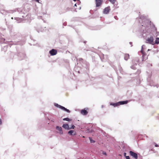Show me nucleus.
Returning <instances> with one entry per match:
<instances>
[{
	"mask_svg": "<svg viewBox=\"0 0 159 159\" xmlns=\"http://www.w3.org/2000/svg\"><path fill=\"white\" fill-rule=\"evenodd\" d=\"M145 24L143 25H142V26L144 25V26L146 28H149V29L152 27H154V25L151 23V21H149L148 20H146L145 22Z\"/></svg>",
	"mask_w": 159,
	"mask_h": 159,
	"instance_id": "obj_1",
	"label": "nucleus"
},
{
	"mask_svg": "<svg viewBox=\"0 0 159 159\" xmlns=\"http://www.w3.org/2000/svg\"><path fill=\"white\" fill-rule=\"evenodd\" d=\"M128 101H120L117 103H110V105L112 106H113L114 107H116L120 105H122L124 104H125L127 103Z\"/></svg>",
	"mask_w": 159,
	"mask_h": 159,
	"instance_id": "obj_2",
	"label": "nucleus"
},
{
	"mask_svg": "<svg viewBox=\"0 0 159 159\" xmlns=\"http://www.w3.org/2000/svg\"><path fill=\"white\" fill-rule=\"evenodd\" d=\"M153 37L151 36L149 38H148L146 41V43H149L152 45H154V41Z\"/></svg>",
	"mask_w": 159,
	"mask_h": 159,
	"instance_id": "obj_3",
	"label": "nucleus"
},
{
	"mask_svg": "<svg viewBox=\"0 0 159 159\" xmlns=\"http://www.w3.org/2000/svg\"><path fill=\"white\" fill-rule=\"evenodd\" d=\"M55 106L57 107H59V108H61V109L62 110H63L66 111L67 112H68V113L70 112V111L69 110L66 109L65 107H64L61 106V105L58 104L57 103H55Z\"/></svg>",
	"mask_w": 159,
	"mask_h": 159,
	"instance_id": "obj_4",
	"label": "nucleus"
},
{
	"mask_svg": "<svg viewBox=\"0 0 159 159\" xmlns=\"http://www.w3.org/2000/svg\"><path fill=\"white\" fill-rule=\"evenodd\" d=\"M95 2L96 7H99L102 5L103 1L102 0H95Z\"/></svg>",
	"mask_w": 159,
	"mask_h": 159,
	"instance_id": "obj_5",
	"label": "nucleus"
},
{
	"mask_svg": "<svg viewBox=\"0 0 159 159\" xmlns=\"http://www.w3.org/2000/svg\"><path fill=\"white\" fill-rule=\"evenodd\" d=\"M129 154L132 157H134L136 159H137L138 158V155L137 153H134V152L130 151L129 152Z\"/></svg>",
	"mask_w": 159,
	"mask_h": 159,
	"instance_id": "obj_6",
	"label": "nucleus"
},
{
	"mask_svg": "<svg viewBox=\"0 0 159 159\" xmlns=\"http://www.w3.org/2000/svg\"><path fill=\"white\" fill-rule=\"evenodd\" d=\"M110 10V8L109 6L106 7L103 10V12L104 14H107L109 13Z\"/></svg>",
	"mask_w": 159,
	"mask_h": 159,
	"instance_id": "obj_7",
	"label": "nucleus"
},
{
	"mask_svg": "<svg viewBox=\"0 0 159 159\" xmlns=\"http://www.w3.org/2000/svg\"><path fill=\"white\" fill-rule=\"evenodd\" d=\"M56 129L58 130L57 132L60 134H63V131L62 130V128L61 127L57 126L56 127Z\"/></svg>",
	"mask_w": 159,
	"mask_h": 159,
	"instance_id": "obj_8",
	"label": "nucleus"
},
{
	"mask_svg": "<svg viewBox=\"0 0 159 159\" xmlns=\"http://www.w3.org/2000/svg\"><path fill=\"white\" fill-rule=\"evenodd\" d=\"M49 53L51 55H54L57 53V51L56 50L52 49V50L50 51Z\"/></svg>",
	"mask_w": 159,
	"mask_h": 159,
	"instance_id": "obj_9",
	"label": "nucleus"
},
{
	"mask_svg": "<svg viewBox=\"0 0 159 159\" xmlns=\"http://www.w3.org/2000/svg\"><path fill=\"white\" fill-rule=\"evenodd\" d=\"M81 113L83 115H86L87 114L88 112L86 110L84 109L81 110Z\"/></svg>",
	"mask_w": 159,
	"mask_h": 159,
	"instance_id": "obj_10",
	"label": "nucleus"
},
{
	"mask_svg": "<svg viewBox=\"0 0 159 159\" xmlns=\"http://www.w3.org/2000/svg\"><path fill=\"white\" fill-rule=\"evenodd\" d=\"M157 34H159V33H157ZM158 35H157V37ZM159 43V37H156V40L154 42V45L155 44H158Z\"/></svg>",
	"mask_w": 159,
	"mask_h": 159,
	"instance_id": "obj_11",
	"label": "nucleus"
},
{
	"mask_svg": "<svg viewBox=\"0 0 159 159\" xmlns=\"http://www.w3.org/2000/svg\"><path fill=\"white\" fill-rule=\"evenodd\" d=\"M62 127L66 129H70V128L69 127V125L68 124H63L62 125Z\"/></svg>",
	"mask_w": 159,
	"mask_h": 159,
	"instance_id": "obj_12",
	"label": "nucleus"
},
{
	"mask_svg": "<svg viewBox=\"0 0 159 159\" xmlns=\"http://www.w3.org/2000/svg\"><path fill=\"white\" fill-rule=\"evenodd\" d=\"M129 55L128 54H125L124 55V59L125 60H127L129 58Z\"/></svg>",
	"mask_w": 159,
	"mask_h": 159,
	"instance_id": "obj_13",
	"label": "nucleus"
},
{
	"mask_svg": "<svg viewBox=\"0 0 159 159\" xmlns=\"http://www.w3.org/2000/svg\"><path fill=\"white\" fill-rule=\"evenodd\" d=\"M70 135H72L73 134L74 135L76 134V132H74L73 130H70L68 132V133Z\"/></svg>",
	"mask_w": 159,
	"mask_h": 159,
	"instance_id": "obj_14",
	"label": "nucleus"
},
{
	"mask_svg": "<svg viewBox=\"0 0 159 159\" xmlns=\"http://www.w3.org/2000/svg\"><path fill=\"white\" fill-rule=\"evenodd\" d=\"M112 4H114L116 2L117 3L116 0H109Z\"/></svg>",
	"mask_w": 159,
	"mask_h": 159,
	"instance_id": "obj_15",
	"label": "nucleus"
},
{
	"mask_svg": "<svg viewBox=\"0 0 159 159\" xmlns=\"http://www.w3.org/2000/svg\"><path fill=\"white\" fill-rule=\"evenodd\" d=\"M64 120H66L67 121H70L71 120V119H70L68 118H65L63 119Z\"/></svg>",
	"mask_w": 159,
	"mask_h": 159,
	"instance_id": "obj_16",
	"label": "nucleus"
},
{
	"mask_svg": "<svg viewBox=\"0 0 159 159\" xmlns=\"http://www.w3.org/2000/svg\"><path fill=\"white\" fill-rule=\"evenodd\" d=\"M89 140H90V142H91V143H95V141H94V140H93V139H92V138H90V137H89Z\"/></svg>",
	"mask_w": 159,
	"mask_h": 159,
	"instance_id": "obj_17",
	"label": "nucleus"
},
{
	"mask_svg": "<svg viewBox=\"0 0 159 159\" xmlns=\"http://www.w3.org/2000/svg\"><path fill=\"white\" fill-rule=\"evenodd\" d=\"M75 127V126L74 125H72L71 127L70 128V129H74Z\"/></svg>",
	"mask_w": 159,
	"mask_h": 159,
	"instance_id": "obj_18",
	"label": "nucleus"
},
{
	"mask_svg": "<svg viewBox=\"0 0 159 159\" xmlns=\"http://www.w3.org/2000/svg\"><path fill=\"white\" fill-rule=\"evenodd\" d=\"M154 143L155 144V147H159V145H158L157 144H156L155 143Z\"/></svg>",
	"mask_w": 159,
	"mask_h": 159,
	"instance_id": "obj_19",
	"label": "nucleus"
},
{
	"mask_svg": "<svg viewBox=\"0 0 159 159\" xmlns=\"http://www.w3.org/2000/svg\"><path fill=\"white\" fill-rule=\"evenodd\" d=\"M125 157L126 159H130L129 157V156H126Z\"/></svg>",
	"mask_w": 159,
	"mask_h": 159,
	"instance_id": "obj_20",
	"label": "nucleus"
},
{
	"mask_svg": "<svg viewBox=\"0 0 159 159\" xmlns=\"http://www.w3.org/2000/svg\"><path fill=\"white\" fill-rule=\"evenodd\" d=\"M126 153L125 152L124 153V155L125 157L126 156Z\"/></svg>",
	"mask_w": 159,
	"mask_h": 159,
	"instance_id": "obj_21",
	"label": "nucleus"
},
{
	"mask_svg": "<svg viewBox=\"0 0 159 159\" xmlns=\"http://www.w3.org/2000/svg\"><path fill=\"white\" fill-rule=\"evenodd\" d=\"M103 154L104 155L106 154V152H103Z\"/></svg>",
	"mask_w": 159,
	"mask_h": 159,
	"instance_id": "obj_22",
	"label": "nucleus"
},
{
	"mask_svg": "<svg viewBox=\"0 0 159 159\" xmlns=\"http://www.w3.org/2000/svg\"><path fill=\"white\" fill-rule=\"evenodd\" d=\"M36 2L39 3V0H35Z\"/></svg>",
	"mask_w": 159,
	"mask_h": 159,
	"instance_id": "obj_23",
	"label": "nucleus"
},
{
	"mask_svg": "<svg viewBox=\"0 0 159 159\" xmlns=\"http://www.w3.org/2000/svg\"><path fill=\"white\" fill-rule=\"evenodd\" d=\"M76 7V3H75L74 5V7Z\"/></svg>",
	"mask_w": 159,
	"mask_h": 159,
	"instance_id": "obj_24",
	"label": "nucleus"
},
{
	"mask_svg": "<svg viewBox=\"0 0 159 159\" xmlns=\"http://www.w3.org/2000/svg\"><path fill=\"white\" fill-rule=\"evenodd\" d=\"M83 138H85V137H84V136H83Z\"/></svg>",
	"mask_w": 159,
	"mask_h": 159,
	"instance_id": "obj_25",
	"label": "nucleus"
}]
</instances>
